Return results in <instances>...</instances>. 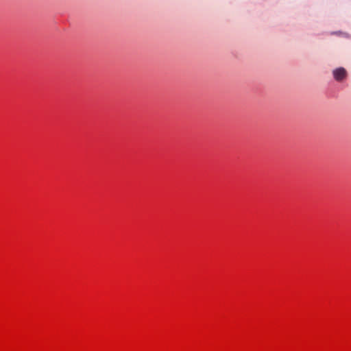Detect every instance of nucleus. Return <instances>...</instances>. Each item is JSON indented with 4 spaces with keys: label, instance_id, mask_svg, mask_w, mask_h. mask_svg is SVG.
<instances>
[{
    "label": "nucleus",
    "instance_id": "1",
    "mask_svg": "<svg viewBox=\"0 0 351 351\" xmlns=\"http://www.w3.org/2000/svg\"><path fill=\"white\" fill-rule=\"evenodd\" d=\"M346 71L343 67H339L333 71L334 78L337 81H341L346 77Z\"/></svg>",
    "mask_w": 351,
    "mask_h": 351
}]
</instances>
